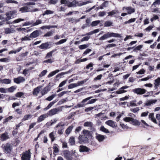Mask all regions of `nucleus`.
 I'll list each match as a JSON object with an SVG mask.
<instances>
[{
    "mask_svg": "<svg viewBox=\"0 0 160 160\" xmlns=\"http://www.w3.org/2000/svg\"><path fill=\"white\" fill-rule=\"evenodd\" d=\"M39 35V32L38 31L36 30L34 31L30 35L29 37L30 38H36L38 37Z\"/></svg>",
    "mask_w": 160,
    "mask_h": 160,
    "instance_id": "f3484780",
    "label": "nucleus"
},
{
    "mask_svg": "<svg viewBox=\"0 0 160 160\" xmlns=\"http://www.w3.org/2000/svg\"><path fill=\"white\" fill-rule=\"evenodd\" d=\"M25 81V78L22 77H19L17 78H15L13 79L14 82L17 84H19Z\"/></svg>",
    "mask_w": 160,
    "mask_h": 160,
    "instance_id": "423d86ee",
    "label": "nucleus"
},
{
    "mask_svg": "<svg viewBox=\"0 0 160 160\" xmlns=\"http://www.w3.org/2000/svg\"><path fill=\"white\" fill-rule=\"evenodd\" d=\"M54 52V51H52L48 53L46 57H45V58H50L52 56V54Z\"/></svg>",
    "mask_w": 160,
    "mask_h": 160,
    "instance_id": "864d4df0",
    "label": "nucleus"
},
{
    "mask_svg": "<svg viewBox=\"0 0 160 160\" xmlns=\"http://www.w3.org/2000/svg\"><path fill=\"white\" fill-rule=\"evenodd\" d=\"M30 151V150L24 152L21 157L22 160H29L31 157Z\"/></svg>",
    "mask_w": 160,
    "mask_h": 160,
    "instance_id": "7ed1b4c3",
    "label": "nucleus"
},
{
    "mask_svg": "<svg viewBox=\"0 0 160 160\" xmlns=\"http://www.w3.org/2000/svg\"><path fill=\"white\" fill-rule=\"evenodd\" d=\"M88 80V79H85L82 81L78 82L77 83L78 86L82 85L83 84L86 82Z\"/></svg>",
    "mask_w": 160,
    "mask_h": 160,
    "instance_id": "c9c22d12",
    "label": "nucleus"
},
{
    "mask_svg": "<svg viewBox=\"0 0 160 160\" xmlns=\"http://www.w3.org/2000/svg\"><path fill=\"white\" fill-rule=\"evenodd\" d=\"M53 13L54 12L53 11L50 10H47L44 11L42 15L43 16H44L46 15H48L50 14H53Z\"/></svg>",
    "mask_w": 160,
    "mask_h": 160,
    "instance_id": "473e14b6",
    "label": "nucleus"
},
{
    "mask_svg": "<svg viewBox=\"0 0 160 160\" xmlns=\"http://www.w3.org/2000/svg\"><path fill=\"white\" fill-rule=\"evenodd\" d=\"M55 133L54 132H51L49 134V137L51 139V141L53 142L55 139Z\"/></svg>",
    "mask_w": 160,
    "mask_h": 160,
    "instance_id": "cd10ccee",
    "label": "nucleus"
},
{
    "mask_svg": "<svg viewBox=\"0 0 160 160\" xmlns=\"http://www.w3.org/2000/svg\"><path fill=\"white\" fill-rule=\"evenodd\" d=\"M88 46L87 45L83 44V45H80L79 46V48L80 49L82 50V49H85V48H88Z\"/></svg>",
    "mask_w": 160,
    "mask_h": 160,
    "instance_id": "052dcab7",
    "label": "nucleus"
},
{
    "mask_svg": "<svg viewBox=\"0 0 160 160\" xmlns=\"http://www.w3.org/2000/svg\"><path fill=\"white\" fill-rule=\"evenodd\" d=\"M157 101V100H150L147 101V102H146V105L147 106H149L152 104L155 103Z\"/></svg>",
    "mask_w": 160,
    "mask_h": 160,
    "instance_id": "c85d7f7f",
    "label": "nucleus"
},
{
    "mask_svg": "<svg viewBox=\"0 0 160 160\" xmlns=\"http://www.w3.org/2000/svg\"><path fill=\"white\" fill-rule=\"evenodd\" d=\"M83 134L84 136L85 137L84 139H83V138H84V137L81 136H80L78 138L79 142L80 143L87 142L88 141V138L90 135L89 131L88 130H83Z\"/></svg>",
    "mask_w": 160,
    "mask_h": 160,
    "instance_id": "f257e3e1",
    "label": "nucleus"
},
{
    "mask_svg": "<svg viewBox=\"0 0 160 160\" xmlns=\"http://www.w3.org/2000/svg\"><path fill=\"white\" fill-rule=\"evenodd\" d=\"M131 123L135 126H139L140 124V122L138 120L132 118Z\"/></svg>",
    "mask_w": 160,
    "mask_h": 160,
    "instance_id": "bb28decb",
    "label": "nucleus"
},
{
    "mask_svg": "<svg viewBox=\"0 0 160 160\" xmlns=\"http://www.w3.org/2000/svg\"><path fill=\"white\" fill-rule=\"evenodd\" d=\"M57 102V101L56 100L50 102V103L48 105L47 107H48V108L49 109Z\"/></svg>",
    "mask_w": 160,
    "mask_h": 160,
    "instance_id": "e2e57ef3",
    "label": "nucleus"
},
{
    "mask_svg": "<svg viewBox=\"0 0 160 160\" xmlns=\"http://www.w3.org/2000/svg\"><path fill=\"white\" fill-rule=\"evenodd\" d=\"M112 22L110 21H107L105 22L104 26L106 27H110L112 25Z\"/></svg>",
    "mask_w": 160,
    "mask_h": 160,
    "instance_id": "79ce46f5",
    "label": "nucleus"
},
{
    "mask_svg": "<svg viewBox=\"0 0 160 160\" xmlns=\"http://www.w3.org/2000/svg\"><path fill=\"white\" fill-rule=\"evenodd\" d=\"M106 137L105 136L103 135L97 133H96V138L99 142H103Z\"/></svg>",
    "mask_w": 160,
    "mask_h": 160,
    "instance_id": "6e6552de",
    "label": "nucleus"
},
{
    "mask_svg": "<svg viewBox=\"0 0 160 160\" xmlns=\"http://www.w3.org/2000/svg\"><path fill=\"white\" fill-rule=\"evenodd\" d=\"M10 59L9 57L7 58H4L0 59V62H8L9 61Z\"/></svg>",
    "mask_w": 160,
    "mask_h": 160,
    "instance_id": "49530a36",
    "label": "nucleus"
},
{
    "mask_svg": "<svg viewBox=\"0 0 160 160\" xmlns=\"http://www.w3.org/2000/svg\"><path fill=\"white\" fill-rule=\"evenodd\" d=\"M149 118L153 122L155 123H157L156 120L154 117L153 113H150L149 116Z\"/></svg>",
    "mask_w": 160,
    "mask_h": 160,
    "instance_id": "7c9ffc66",
    "label": "nucleus"
},
{
    "mask_svg": "<svg viewBox=\"0 0 160 160\" xmlns=\"http://www.w3.org/2000/svg\"><path fill=\"white\" fill-rule=\"evenodd\" d=\"M60 71V70H56L55 71L51 72L50 73L48 76V78H50L54 75H55L56 73Z\"/></svg>",
    "mask_w": 160,
    "mask_h": 160,
    "instance_id": "c756f323",
    "label": "nucleus"
},
{
    "mask_svg": "<svg viewBox=\"0 0 160 160\" xmlns=\"http://www.w3.org/2000/svg\"><path fill=\"white\" fill-rule=\"evenodd\" d=\"M110 36L111 37L120 38L121 37L119 34L113 32H110Z\"/></svg>",
    "mask_w": 160,
    "mask_h": 160,
    "instance_id": "37998d69",
    "label": "nucleus"
},
{
    "mask_svg": "<svg viewBox=\"0 0 160 160\" xmlns=\"http://www.w3.org/2000/svg\"><path fill=\"white\" fill-rule=\"evenodd\" d=\"M24 95V93L23 92H19L16 94L15 96L17 98H21Z\"/></svg>",
    "mask_w": 160,
    "mask_h": 160,
    "instance_id": "603ef678",
    "label": "nucleus"
},
{
    "mask_svg": "<svg viewBox=\"0 0 160 160\" xmlns=\"http://www.w3.org/2000/svg\"><path fill=\"white\" fill-rule=\"evenodd\" d=\"M100 22V20H97L94 21H93L91 24V25L92 27H94L97 25Z\"/></svg>",
    "mask_w": 160,
    "mask_h": 160,
    "instance_id": "a18cd8bd",
    "label": "nucleus"
},
{
    "mask_svg": "<svg viewBox=\"0 0 160 160\" xmlns=\"http://www.w3.org/2000/svg\"><path fill=\"white\" fill-rule=\"evenodd\" d=\"M24 20H25V19H24L20 18H18L17 19L14 20L13 22H11V23H10L9 22H8L7 23L8 24H13L14 23H18L21 22L23 21Z\"/></svg>",
    "mask_w": 160,
    "mask_h": 160,
    "instance_id": "4be33fe9",
    "label": "nucleus"
},
{
    "mask_svg": "<svg viewBox=\"0 0 160 160\" xmlns=\"http://www.w3.org/2000/svg\"><path fill=\"white\" fill-rule=\"evenodd\" d=\"M5 2L7 3H15L18 4V2L15 0H7L5 1Z\"/></svg>",
    "mask_w": 160,
    "mask_h": 160,
    "instance_id": "5fc2aeb1",
    "label": "nucleus"
},
{
    "mask_svg": "<svg viewBox=\"0 0 160 160\" xmlns=\"http://www.w3.org/2000/svg\"><path fill=\"white\" fill-rule=\"evenodd\" d=\"M53 32L52 31H49L47 32L44 35V37H49L52 35Z\"/></svg>",
    "mask_w": 160,
    "mask_h": 160,
    "instance_id": "774afa93",
    "label": "nucleus"
},
{
    "mask_svg": "<svg viewBox=\"0 0 160 160\" xmlns=\"http://www.w3.org/2000/svg\"><path fill=\"white\" fill-rule=\"evenodd\" d=\"M32 115L31 114H26L24 115L22 119V121H24L28 120L32 118Z\"/></svg>",
    "mask_w": 160,
    "mask_h": 160,
    "instance_id": "b1692460",
    "label": "nucleus"
},
{
    "mask_svg": "<svg viewBox=\"0 0 160 160\" xmlns=\"http://www.w3.org/2000/svg\"><path fill=\"white\" fill-rule=\"evenodd\" d=\"M77 3L78 2L76 0H73L71 1V0H69L66 6L68 7H74L76 6V5Z\"/></svg>",
    "mask_w": 160,
    "mask_h": 160,
    "instance_id": "9d476101",
    "label": "nucleus"
},
{
    "mask_svg": "<svg viewBox=\"0 0 160 160\" xmlns=\"http://www.w3.org/2000/svg\"><path fill=\"white\" fill-rule=\"evenodd\" d=\"M19 11L22 13L27 12H30V10H29L28 7L27 6H25L20 8Z\"/></svg>",
    "mask_w": 160,
    "mask_h": 160,
    "instance_id": "dca6fc26",
    "label": "nucleus"
},
{
    "mask_svg": "<svg viewBox=\"0 0 160 160\" xmlns=\"http://www.w3.org/2000/svg\"><path fill=\"white\" fill-rule=\"evenodd\" d=\"M17 11L16 10H13L8 12H7L5 13L6 17L5 18V21H8L11 19L14 18L15 16L17 14Z\"/></svg>",
    "mask_w": 160,
    "mask_h": 160,
    "instance_id": "f03ea898",
    "label": "nucleus"
},
{
    "mask_svg": "<svg viewBox=\"0 0 160 160\" xmlns=\"http://www.w3.org/2000/svg\"><path fill=\"white\" fill-rule=\"evenodd\" d=\"M118 12V11L116 10H114L112 11L108 12V16H112L114 14H116Z\"/></svg>",
    "mask_w": 160,
    "mask_h": 160,
    "instance_id": "c03bdc74",
    "label": "nucleus"
},
{
    "mask_svg": "<svg viewBox=\"0 0 160 160\" xmlns=\"http://www.w3.org/2000/svg\"><path fill=\"white\" fill-rule=\"evenodd\" d=\"M132 91L133 92L137 94L141 95L145 93L147 90L143 88H138L133 89Z\"/></svg>",
    "mask_w": 160,
    "mask_h": 160,
    "instance_id": "39448f33",
    "label": "nucleus"
},
{
    "mask_svg": "<svg viewBox=\"0 0 160 160\" xmlns=\"http://www.w3.org/2000/svg\"><path fill=\"white\" fill-rule=\"evenodd\" d=\"M154 87L156 88L160 85V78H158L154 81Z\"/></svg>",
    "mask_w": 160,
    "mask_h": 160,
    "instance_id": "aec40b11",
    "label": "nucleus"
},
{
    "mask_svg": "<svg viewBox=\"0 0 160 160\" xmlns=\"http://www.w3.org/2000/svg\"><path fill=\"white\" fill-rule=\"evenodd\" d=\"M57 27V26L55 25H48L43 26L40 28L42 30L44 29H49L51 28H55Z\"/></svg>",
    "mask_w": 160,
    "mask_h": 160,
    "instance_id": "393cba45",
    "label": "nucleus"
},
{
    "mask_svg": "<svg viewBox=\"0 0 160 160\" xmlns=\"http://www.w3.org/2000/svg\"><path fill=\"white\" fill-rule=\"evenodd\" d=\"M143 45H139L136 47L134 48L133 51L134 52H137L138 51L140 50L142 48Z\"/></svg>",
    "mask_w": 160,
    "mask_h": 160,
    "instance_id": "e433bc0d",
    "label": "nucleus"
},
{
    "mask_svg": "<svg viewBox=\"0 0 160 160\" xmlns=\"http://www.w3.org/2000/svg\"><path fill=\"white\" fill-rule=\"evenodd\" d=\"M100 130L106 133H109V130L107 128H105L103 126H102L101 127Z\"/></svg>",
    "mask_w": 160,
    "mask_h": 160,
    "instance_id": "72a5a7b5",
    "label": "nucleus"
},
{
    "mask_svg": "<svg viewBox=\"0 0 160 160\" xmlns=\"http://www.w3.org/2000/svg\"><path fill=\"white\" fill-rule=\"evenodd\" d=\"M67 39H62L60 40L58 42H57L55 43V44L56 45H60V44L63 43L67 41Z\"/></svg>",
    "mask_w": 160,
    "mask_h": 160,
    "instance_id": "58836bf2",
    "label": "nucleus"
},
{
    "mask_svg": "<svg viewBox=\"0 0 160 160\" xmlns=\"http://www.w3.org/2000/svg\"><path fill=\"white\" fill-rule=\"evenodd\" d=\"M2 147L6 152L9 153L10 152L11 149V146L9 143H7L5 145H3Z\"/></svg>",
    "mask_w": 160,
    "mask_h": 160,
    "instance_id": "f8f14e48",
    "label": "nucleus"
},
{
    "mask_svg": "<svg viewBox=\"0 0 160 160\" xmlns=\"http://www.w3.org/2000/svg\"><path fill=\"white\" fill-rule=\"evenodd\" d=\"M0 82L2 83L8 84L11 83V80L8 79H4L2 80L0 79Z\"/></svg>",
    "mask_w": 160,
    "mask_h": 160,
    "instance_id": "a878e982",
    "label": "nucleus"
},
{
    "mask_svg": "<svg viewBox=\"0 0 160 160\" xmlns=\"http://www.w3.org/2000/svg\"><path fill=\"white\" fill-rule=\"evenodd\" d=\"M89 149L85 146H81L80 147L79 151L80 152H88Z\"/></svg>",
    "mask_w": 160,
    "mask_h": 160,
    "instance_id": "412c9836",
    "label": "nucleus"
},
{
    "mask_svg": "<svg viewBox=\"0 0 160 160\" xmlns=\"http://www.w3.org/2000/svg\"><path fill=\"white\" fill-rule=\"evenodd\" d=\"M69 142L71 145H74L75 143V138L73 137H71L69 139Z\"/></svg>",
    "mask_w": 160,
    "mask_h": 160,
    "instance_id": "f704fd0d",
    "label": "nucleus"
},
{
    "mask_svg": "<svg viewBox=\"0 0 160 160\" xmlns=\"http://www.w3.org/2000/svg\"><path fill=\"white\" fill-rule=\"evenodd\" d=\"M1 139L2 141H4L9 138L8 133L7 132H5L2 134L0 136Z\"/></svg>",
    "mask_w": 160,
    "mask_h": 160,
    "instance_id": "4468645a",
    "label": "nucleus"
},
{
    "mask_svg": "<svg viewBox=\"0 0 160 160\" xmlns=\"http://www.w3.org/2000/svg\"><path fill=\"white\" fill-rule=\"evenodd\" d=\"M41 87L40 86L35 88L32 92L33 94L35 96H37L40 92Z\"/></svg>",
    "mask_w": 160,
    "mask_h": 160,
    "instance_id": "a211bd4d",
    "label": "nucleus"
},
{
    "mask_svg": "<svg viewBox=\"0 0 160 160\" xmlns=\"http://www.w3.org/2000/svg\"><path fill=\"white\" fill-rule=\"evenodd\" d=\"M126 92V91L124 90L123 89H121V88L118 91H116V93L118 94L122 93L125 92Z\"/></svg>",
    "mask_w": 160,
    "mask_h": 160,
    "instance_id": "bf43d9fd",
    "label": "nucleus"
},
{
    "mask_svg": "<svg viewBox=\"0 0 160 160\" xmlns=\"http://www.w3.org/2000/svg\"><path fill=\"white\" fill-rule=\"evenodd\" d=\"M51 88L49 86H48L44 87L41 91L42 95L39 96L41 98L42 96L47 94L48 92L50 90Z\"/></svg>",
    "mask_w": 160,
    "mask_h": 160,
    "instance_id": "0eeeda50",
    "label": "nucleus"
},
{
    "mask_svg": "<svg viewBox=\"0 0 160 160\" xmlns=\"http://www.w3.org/2000/svg\"><path fill=\"white\" fill-rule=\"evenodd\" d=\"M4 30L5 33L6 34L13 33L15 32L14 29L11 28H6Z\"/></svg>",
    "mask_w": 160,
    "mask_h": 160,
    "instance_id": "2eb2a0df",
    "label": "nucleus"
},
{
    "mask_svg": "<svg viewBox=\"0 0 160 160\" xmlns=\"http://www.w3.org/2000/svg\"><path fill=\"white\" fill-rule=\"evenodd\" d=\"M90 37L89 36H87L83 37L82 38L81 40V41L82 42L85 41H87L90 38Z\"/></svg>",
    "mask_w": 160,
    "mask_h": 160,
    "instance_id": "680f3d73",
    "label": "nucleus"
},
{
    "mask_svg": "<svg viewBox=\"0 0 160 160\" xmlns=\"http://www.w3.org/2000/svg\"><path fill=\"white\" fill-rule=\"evenodd\" d=\"M73 128V126H71L68 128L66 129L65 131L66 134H69L70 133L71 131H72Z\"/></svg>",
    "mask_w": 160,
    "mask_h": 160,
    "instance_id": "de8ad7c7",
    "label": "nucleus"
},
{
    "mask_svg": "<svg viewBox=\"0 0 160 160\" xmlns=\"http://www.w3.org/2000/svg\"><path fill=\"white\" fill-rule=\"evenodd\" d=\"M105 123L107 125L113 128H114L117 126L115 124V122L112 120H108Z\"/></svg>",
    "mask_w": 160,
    "mask_h": 160,
    "instance_id": "ddd939ff",
    "label": "nucleus"
},
{
    "mask_svg": "<svg viewBox=\"0 0 160 160\" xmlns=\"http://www.w3.org/2000/svg\"><path fill=\"white\" fill-rule=\"evenodd\" d=\"M56 96V95L54 94H52V95L48 97L46 99V100H48V101H51L52 100L53 98L55 97Z\"/></svg>",
    "mask_w": 160,
    "mask_h": 160,
    "instance_id": "3c124183",
    "label": "nucleus"
},
{
    "mask_svg": "<svg viewBox=\"0 0 160 160\" xmlns=\"http://www.w3.org/2000/svg\"><path fill=\"white\" fill-rule=\"evenodd\" d=\"M60 111L59 109L58 108H55L50 110L47 113V114L50 116H52L57 113Z\"/></svg>",
    "mask_w": 160,
    "mask_h": 160,
    "instance_id": "1a4fd4ad",
    "label": "nucleus"
},
{
    "mask_svg": "<svg viewBox=\"0 0 160 160\" xmlns=\"http://www.w3.org/2000/svg\"><path fill=\"white\" fill-rule=\"evenodd\" d=\"M136 100H134L133 101H132L130 102V105L132 107H135L138 106V105L137 103H136L135 102H136Z\"/></svg>",
    "mask_w": 160,
    "mask_h": 160,
    "instance_id": "69168bd1",
    "label": "nucleus"
},
{
    "mask_svg": "<svg viewBox=\"0 0 160 160\" xmlns=\"http://www.w3.org/2000/svg\"><path fill=\"white\" fill-rule=\"evenodd\" d=\"M78 87L77 83H73L70 84L68 86V89H72Z\"/></svg>",
    "mask_w": 160,
    "mask_h": 160,
    "instance_id": "ea45409f",
    "label": "nucleus"
},
{
    "mask_svg": "<svg viewBox=\"0 0 160 160\" xmlns=\"http://www.w3.org/2000/svg\"><path fill=\"white\" fill-rule=\"evenodd\" d=\"M93 126V124L91 122H85L84 124V127H87L92 128Z\"/></svg>",
    "mask_w": 160,
    "mask_h": 160,
    "instance_id": "2f4dec72",
    "label": "nucleus"
},
{
    "mask_svg": "<svg viewBox=\"0 0 160 160\" xmlns=\"http://www.w3.org/2000/svg\"><path fill=\"white\" fill-rule=\"evenodd\" d=\"M16 89V87L15 86H12L8 89V90L9 92H12L15 90Z\"/></svg>",
    "mask_w": 160,
    "mask_h": 160,
    "instance_id": "13d9d810",
    "label": "nucleus"
},
{
    "mask_svg": "<svg viewBox=\"0 0 160 160\" xmlns=\"http://www.w3.org/2000/svg\"><path fill=\"white\" fill-rule=\"evenodd\" d=\"M47 72V71L46 70H43L42 72L39 75V77H42L44 76L46 74Z\"/></svg>",
    "mask_w": 160,
    "mask_h": 160,
    "instance_id": "4d7b16f0",
    "label": "nucleus"
},
{
    "mask_svg": "<svg viewBox=\"0 0 160 160\" xmlns=\"http://www.w3.org/2000/svg\"><path fill=\"white\" fill-rule=\"evenodd\" d=\"M69 160H79L78 156H76L74 154L72 155L71 158L69 159Z\"/></svg>",
    "mask_w": 160,
    "mask_h": 160,
    "instance_id": "4c0bfd02",
    "label": "nucleus"
},
{
    "mask_svg": "<svg viewBox=\"0 0 160 160\" xmlns=\"http://www.w3.org/2000/svg\"><path fill=\"white\" fill-rule=\"evenodd\" d=\"M42 23V21L40 19L37 20L36 21L32 24L33 26H35Z\"/></svg>",
    "mask_w": 160,
    "mask_h": 160,
    "instance_id": "09e8293b",
    "label": "nucleus"
},
{
    "mask_svg": "<svg viewBox=\"0 0 160 160\" xmlns=\"http://www.w3.org/2000/svg\"><path fill=\"white\" fill-rule=\"evenodd\" d=\"M50 42H46L45 43L42 44L39 46V48L41 49H47L49 48L50 47H49V43Z\"/></svg>",
    "mask_w": 160,
    "mask_h": 160,
    "instance_id": "9b49d317",
    "label": "nucleus"
},
{
    "mask_svg": "<svg viewBox=\"0 0 160 160\" xmlns=\"http://www.w3.org/2000/svg\"><path fill=\"white\" fill-rule=\"evenodd\" d=\"M64 156L65 157L67 160H69L71 158L70 152L67 150L63 152Z\"/></svg>",
    "mask_w": 160,
    "mask_h": 160,
    "instance_id": "5701e85b",
    "label": "nucleus"
},
{
    "mask_svg": "<svg viewBox=\"0 0 160 160\" xmlns=\"http://www.w3.org/2000/svg\"><path fill=\"white\" fill-rule=\"evenodd\" d=\"M123 11H127L128 14H131L135 12V9L132 7H124L122 8Z\"/></svg>",
    "mask_w": 160,
    "mask_h": 160,
    "instance_id": "20e7f679",
    "label": "nucleus"
},
{
    "mask_svg": "<svg viewBox=\"0 0 160 160\" xmlns=\"http://www.w3.org/2000/svg\"><path fill=\"white\" fill-rule=\"evenodd\" d=\"M159 4H160V0H156L153 2L152 6H154L156 7V5Z\"/></svg>",
    "mask_w": 160,
    "mask_h": 160,
    "instance_id": "338daca9",
    "label": "nucleus"
},
{
    "mask_svg": "<svg viewBox=\"0 0 160 160\" xmlns=\"http://www.w3.org/2000/svg\"><path fill=\"white\" fill-rule=\"evenodd\" d=\"M152 78V76L148 75L147 77L144 78H142L139 80V81H146L149 79Z\"/></svg>",
    "mask_w": 160,
    "mask_h": 160,
    "instance_id": "8fccbe9b",
    "label": "nucleus"
},
{
    "mask_svg": "<svg viewBox=\"0 0 160 160\" xmlns=\"http://www.w3.org/2000/svg\"><path fill=\"white\" fill-rule=\"evenodd\" d=\"M48 116L46 114H42L37 119V122H40L44 120L45 118H47Z\"/></svg>",
    "mask_w": 160,
    "mask_h": 160,
    "instance_id": "6ab92c4d",
    "label": "nucleus"
},
{
    "mask_svg": "<svg viewBox=\"0 0 160 160\" xmlns=\"http://www.w3.org/2000/svg\"><path fill=\"white\" fill-rule=\"evenodd\" d=\"M136 18H131L128 21H126L124 22V24H129L135 22L136 21Z\"/></svg>",
    "mask_w": 160,
    "mask_h": 160,
    "instance_id": "a19ab883",
    "label": "nucleus"
},
{
    "mask_svg": "<svg viewBox=\"0 0 160 160\" xmlns=\"http://www.w3.org/2000/svg\"><path fill=\"white\" fill-rule=\"evenodd\" d=\"M132 118L130 117H126L123 118V120L126 122H131L132 120Z\"/></svg>",
    "mask_w": 160,
    "mask_h": 160,
    "instance_id": "0e129e2a",
    "label": "nucleus"
},
{
    "mask_svg": "<svg viewBox=\"0 0 160 160\" xmlns=\"http://www.w3.org/2000/svg\"><path fill=\"white\" fill-rule=\"evenodd\" d=\"M58 145L57 144H55L54 145L53 148L54 149V152L57 153L58 152Z\"/></svg>",
    "mask_w": 160,
    "mask_h": 160,
    "instance_id": "6e6d98bb",
    "label": "nucleus"
}]
</instances>
